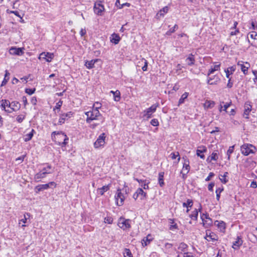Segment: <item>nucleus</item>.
<instances>
[{
    "label": "nucleus",
    "mask_w": 257,
    "mask_h": 257,
    "mask_svg": "<svg viewBox=\"0 0 257 257\" xmlns=\"http://www.w3.org/2000/svg\"><path fill=\"white\" fill-rule=\"evenodd\" d=\"M97 61L98 59L91 60L90 61H86L85 62V65L88 69H91L94 67L95 63Z\"/></svg>",
    "instance_id": "26"
},
{
    "label": "nucleus",
    "mask_w": 257,
    "mask_h": 257,
    "mask_svg": "<svg viewBox=\"0 0 257 257\" xmlns=\"http://www.w3.org/2000/svg\"><path fill=\"white\" fill-rule=\"evenodd\" d=\"M105 133L101 134L97 138L96 141L94 143V147L95 148H99V147H103L105 144Z\"/></svg>",
    "instance_id": "6"
},
{
    "label": "nucleus",
    "mask_w": 257,
    "mask_h": 257,
    "mask_svg": "<svg viewBox=\"0 0 257 257\" xmlns=\"http://www.w3.org/2000/svg\"><path fill=\"white\" fill-rule=\"evenodd\" d=\"M120 41V37L118 35L113 34L112 35V38L111 39V42L115 44H117Z\"/></svg>",
    "instance_id": "35"
},
{
    "label": "nucleus",
    "mask_w": 257,
    "mask_h": 257,
    "mask_svg": "<svg viewBox=\"0 0 257 257\" xmlns=\"http://www.w3.org/2000/svg\"><path fill=\"white\" fill-rule=\"evenodd\" d=\"M68 118L67 117H66L64 114L62 113H61L60 115V118L58 122V124L61 125L63 124L65 120H67Z\"/></svg>",
    "instance_id": "36"
},
{
    "label": "nucleus",
    "mask_w": 257,
    "mask_h": 257,
    "mask_svg": "<svg viewBox=\"0 0 257 257\" xmlns=\"http://www.w3.org/2000/svg\"><path fill=\"white\" fill-rule=\"evenodd\" d=\"M63 104V101L60 100L56 104V106L53 108V111L56 112H59L60 110L61 107Z\"/></svg>",
    "instance_id": "33"
},
{
    "label": "nucleus",
    "mask_w": 257,
    "mask_h": 257,
    "mask_svg": "<svg viewBox=\"0 0 257 257\" xmlns=\"http://www.w3.org/2000/svg\"><path fill=\"white\" fill-rule=\"evenodd\" d=\"M170 157L172 160L175 159L176 158H178V162H179L180 160V157L178 152L172 153L170 154Z\"/></svg>",
    "instance_id": "40"
},
{
    "label": "nucleus",
    "mask_w": 257,
    "mask_h": 257,
    "mask_svg": "<svg viewBox=\"0 0 257 257\" xmlns=\"http://www.w3.org/2000/svg\"><path fill=\"white\" fill-rule=\"evenodd\" d=\"M193 205V201L191 199H187L186 202H184L183 203V206L184 207H191Z\"/></svg>",
    "instance_id": "43"
},
{
    "label": "nucleus",
    "mask_w": 257,
    "mask_h": 257,
    "mask_svg": "<svg viewBox=\"0 0 257 257\" xmlns=\"http://www.w3.org/2000/svg\"><path fill=\"white\" fill-rule=\"evenodd\" d=\"M205 238L208 241H214L217 240L218 236L214 232H211L210 230L206 231V236Z\"/></svg>",
    "instance_id": "11"
},
{
    "label": "nucleus",
    "mask_w": 257,
    "mask_h": 257,
    "mask_svg": "<svg viewBox=\"0 0 257 257\" xmlns=\"http://www.w3.org/2000/svg\"><path fill=\"white\" fill-rule=\"evenodd\" d=\"M150 123L152 125H153L154 126H157L159 125V121H158V119L156 118H154V119H152Z\"/></svg>",
    "instance_id": "55"
},
{
    "label": "nucleus",
    "mask_w": 257,
    "mask_h": 257,
    "mask_svg": "<svg viewBox=\"0 0 257 257\" xmlns=\"http://www.w3.org/2000/svg\"><path fill=\"white\" fill-rule=\"evenodd\" d=\"M248 35L251 39L254 40V41L250 43L251 45L257 47V33L255 32H252Z\"/></svg>",
    "instance_id": "16"
},
{
    "label": "nucleus",
    "mask_w": 257,
    "mask_h": 257,
    "mask_svg": "<svg viewBox=\"0 0 257 257\" xmlns=\"http://www.w3.org/2000/svg\"><path fill=\"white\" fill-rule=\"evenodd\" d=\"M114 99L115 101H118L120 98V92L118 90H116L114 93Z\"/></svg>",
    "instance_id": "50"
},
{
    "label": "nucleus",
    "mask_w": 257,
    "mask_h": 257,
    "mask_svg": "<svg viewBox=\"0 0 257 257\" xmlns=\"http://www.w3.org/2000/svg\"><path fill=\"white\" fill-rule=\"evenodd\" d=\"M11 104V108L12 110H16V109H19L20 108V104L17 101H13L12 102L10 103Z\"/></svg>",
    "instance_id": "29"
},
{
    "label": "nucleus",
    "mask_w": 257,
    "mask_h": 257,
    "mask_svg": "<svg viewBox=\"0 0 257 257\" xmlns=\"http://www.w3.org/2000/svg\"><path fill=\"white\" fill-rule=\"evenodd\" d=\"M189 93L188 92L184 93L179 100V105L184 102L185 100L187 98Z\"/></svg>",
    "instance_id": "39"
},
{
    "label": "nucleus",
    "mask_w": 257,
    "mask_h": 257,
    "mask_svg": "<svg viewBox=\"0 0 257 257\" xmlns=\"http://www.w3.org/2000/svg\"><path fill=\"white\" fill-rule=\"evenodd\" d=\"M157 106L158 105H152L150 107L144 111V116H146L147 118H150L152 116V113L156 111Z\"/></svg>",
    "instance_id": "10"
},
{
    "label": "nucleus",
    "mask_w": 257,
    "mask_h": 257,
    "mask_svg": "<svg viewBox=\"0 0 257 257\" xmlns=\"http://www.w3.org/2000/svg\"><path fill=\"white\" fill-rule=\"evenodd\" d=\"M214 185H215V184L213 182H211L210 184H209V185L208 186V190L209 191H213V188L214 186Z\"/></svg>",
    "instance_id": "62"
},
{
    "label": "nucleus",
    "mask_w": 257,
    "mask_h": 257,
    "mask_svg": "<svg viewBox=\"0 0 257 257\" xmlns=\"http://www.w3.org/2000/svg\"><path fill=\"white\" fill-rule=\"evenodd\" d=\"M64 115L67 117V118H70L72 115L73 113L72 111H69L67 113H63Z\"/></svg>",
    "instance_id": "60"
},
{
    "label": "nucleus",
    "mask_w": 257,
    "mask_h": 257,
    "mask_svg": "<svg viewBox=\"0 0 257 257\" xmlns=\"http://www.w3.org/2000/svg\"><path fill=\"white\" fill-rule=\"evenodd\" d=\"M25 156H26V155H23V156H21V157H19V158H17V159H16V161L17 162H18V163H22V162H23L24 159V158H25Z\"/></svg>",
    "instance_id": "59"
},
{
    "label": "nucleus",
    "mask_w": 257,
    "mask_h": 257,
    "mask_svg": "<svg viewBox=\"0 0 257 257\" xmlns=\"http://www.w3.org/2000/svg\"><path fill=\"white\" fill-rule=\"evenodd\" d=\"M252 28L253 30H257V23H255L254 22H251Z\"/></svg>",
    "instance_id": "64"
},
{
    "label": "nucleus",
    "mask_w": 257,
    "mask_h": 257,
    "mask_svg": "<svg viewBox=\"0 0 257 257\" xmlns=\"http://www.w3.org/2000/svg\"><path fill=\"white\" fill-rule=\"evenodd\" d=\"M251 110V106L249 104L246 103L244 105V111L243 112V116L245 118H248V115Z\"/></svg>",
    "instance_id": "17"
},
{
    "label": "nucleus",
    "mask_w": 257,
    "mask_h": 257,
    "mask_svg": "<svg viewBox=\"0 0 257 257\" xmlns=\"http://www.w3.org/2000/svg\"><path fill=\"white\" fill-rule=\"evenodd\" d=\"M130 220L124 219V218H120L119 220L118 225V226L124 230L131 227Z\"/></svg>",
    "instance_id": "8"
},
{
    "label": "nucleus",
    "mask_w": 257,
    "mask_h": 257,
    "mask_svg": "<svg viewBox=\"0 0 257 257\" xmlns=\"http://www.w3.org/2000/svg\"><path fill=\"white\" fill-rule=\"evenodd\" d=\"M164 172H160L159 174V184L161 187H163L164 185Z\"/></svg>",
    "instance_id": "31"
},
{
    "label": "nucleus",
    "mask_w": 257,
    "mask_h": 257,
    "mask_svg": "<svg viewBox=\"0 0 257 257\" xmlns=\"http://www.w3.org/2000/svg\"><path fill=\"white\" fill-rule=\"evenodd\" d=\"M169 8L168 7H165L163 9L160 10V11L157 14L156 18L157 19H160L161 17H164L165 14L167 13L168 11Z\"/></svg>",
    "instance_id": "15"
},
{
    "label": "nucleus",
    "mask_w": 257,
    "mask_h": 257,
    "mask_svg": "<svg viewBox=\"0 0 257 257\" xmlns=\"http://www.w3.org/2000/svg\"><path fill=\"white\" fill-rule=\"evenodd\" d=\"M198 212L197 209H195L194 211L192 212V213L190 214V217L194 220H197L198 217Z\"/></svg>",
    "instance_id": "45"
},
{
    "label": "nucleus",
    "mask_w": 257,
    "mask_h": 257,
    "mask_svg": "<svg viewBox=\"0 0 257 257\" xmlns=\"http://www.w3.org/2000/svg\"><path fill=\"white\" fill-rule=\"evenodd\" d=\"M34 132V130H32L31 132L28 134L25 135L24 136V141L25 142H28L31 140L33 136V132Z\"/></svg>",
    "instance_id": "37"
},
{
    "label": "nucleus",
    "mask_w": 257,
    "mask_h": 257,
    "mask_svg": "<svg viewBox=\"0 0 257 257\" xmlns=\"http://www.w3.org/2000/svg\"><path fill=\"white\" fill-rule=\"evenodd\" d=\"M186 62L189 66L193 65L195 62L194 56L192 54H189L188 57L186 59Z\"/></svg>",
    "instance_id": "21"
},
{
    "label": "nucleus",
    "mask_w": 257,
    "mask_h": 257,
    "mask_svg": "<svg viewBox=\"0 0 257 257\" xmlns=\"http://www.w3.org/2000/svg\"><path fill=\"white\" fill-rule=\"evenodd\" d=\"M218 158V154L216 153H213L211 155V160L216 161Z\"/></svg>",
    "instance_id": "56"
},
{
    "label": "nucleus",
    "mask_w": 257,
    "mask_h": 257,
    "mask_svg": "<svg viewBox=\"0 0 257 257\" xmlns=\"http://www.w3.org/2000/svg\"><path fill=\"white\" fill-rule=\"evenodd\" d=\"M54 58V54L52 53L49 52H42L41 53L39 57V59L42 60L44 59L47 62H50Z\"/></svg>",
    "instance_id": "9"
},
{
    "label": "nucleus",
    "mask_w": 257,
    "mask_h": 257,
    "mask_svg": "<svg viewBox=\"0 0 257 257\" xmlns=\"http://www.w3.org/2000/svg\"><path fill=\"white\" fill-rule=\"evenodd\" d=\"M10 73L8 70L5 71V78L2 81L1 86L5 85L9 80Z\"/></svg>",
    "instance_id": "32"
},
{
    "label": "nucleus",
    "mask_w": 257,
    "mask_h": 257,
    "mask_svg": "<svg viewBox=\"0 0 257 257\" xmlns=\"http://www.w3.org/2000/svg\"><path fill=\"white\" fill-rule=\"evenodd\" d=\"M115 199L116 204L118 206H121L123 204L125 197L124 194L121 192L120 189L117 190L116 193L115 195Z\"/></svg>",
    "instance_id": "5"
},
{
    "label": "nucleus",
    "mask_w": 257,
    "mask_h": 257,
    "mask_svg": "<svg viewBox=\"0 0 257 257\" xmlns=\"http://www.w3.org/2000/svg\"><path fill=\"white\" fill-rule=\"evenodd\" d=\"M215 224L218 226L221 231H224L225 229V223L223 221H216L215 222Z\"/></svg>",
    "instance_id": "23"
},
{
    "label": "nucleus",
    "mask_w": 257,
    "mask_h": 257,
    "mask_svg": "<svg viewBox=\"0 0 257 257\" xmlns=\"http://www.w3.org/2000/svg\"><path fill=\"white\" fill-rule=\"evenodd\" d=\"M237 65L240 66L241 71L244 74H246L247 73L248 69L250 67V64L249 63H243L242 61H239L237 63Z\"/></svg>",
    "instance_id": "13"
},
{
    "label": "nucleus",
    "mask_w": 257,
    "mask_h": 257,
    "mask_svg": "<svg viewBox=\"0 0 257 257\" xmlns=\"http://www.w3.org/2000/svg\"><path fill=\"white\" fill-rule=\"evenodd\" d=\"M30 214L29 213H27L24 214V218L20 220L19 224L22 222L24 223H26L27 222V220L28 218L30 217Z\"/></svg>",
    "instance_id": "52"
},
{
    "label": "nucleus",
    "mask_w": 257,
    "mask_h": 257,
    "mask_svg": "<svg viewBox=\"0 0 257 257\" xmlns=\"http://www.w3.org/2000/svg\"><path fill=\"white\" fill-rule=\"evenodd\" d=\"M59 136L63 138V142H62V147L65 146L68 143V138L64 133L62 132L54 131L51 134L52 139L55 142H57V139Z\"/></svg>",
    "instance_id": "2"
},
{
    "label": "nucleus",
    "mask_w": 257,
    "mask_h": 257,
    "mask_svg": "<svg viewBox=\"0 0 257 257\" xmlns=\"http://www.w3.org/2000/svg\"><path fill=\"white\" fill-rule=\"evenodd\" d=\"M150 181L147 180H144V183L141 184V186L145 190L149 189V184Z\"/></svg>",
    "instance_id": "42"
},
{
    "label": "nucleus",
    "mask_w": 257,
    "mask_h": 257,
    "mask_svg": "<svg viewBox=\"0 0 257 257\" xmlns=\"http://www.w3.org/2000/svg\"><path fill=\"white\" fill-rule=\"evenodd\" d=\"M188 246L184 242H182L179 244L178 249L181 250L182 251H186Z\"/></svg>",
    "instance_id": "47"
},
{
    "label": "nucleus",
    "mask_w": 257,
    "mask_h": 257,
    "mask_svg": "<svg viewBox=\"0 0 257 257\" xmlns=\"http://www.w3.org/2000/svg\"><path fill=\"white\" fill-rule=\"evenodd\" d=\"M110 186V185H109V184L107 185L103 186L101 188H98L97 189V192H99V193L101 195H103V194L105 192L108 191L109 189Z\"/></svg>",
    "instance_id": "28"
},
{
    "label": "nucleus",
    "mask_w": 257,
    "mask_h": 257,
    "mask_svg": "<svg viewBox=\"0 0 257 257\" xmlns=\"http://www.w3.org/2000/svg\"><path fill=\"white\" fill-rule=\"evenodd\" d=\"M235 70V67L234 66H231L225 70V72L226 73V76L227 78H229V75L231 72V74H232Z\"/></svg>",
    "instance_id": "34"
},
{
    "label": "nucleus",
    "mask_w": 257,
    "mask_h": 257,
    "mask_svg": "<svg viewBox=\"0 0 257 257\" xmlns=\"http://www.w3.org/2000/svg\"><path fill=\"white\" fill-rule=\"evenodd\" d=\"M243 241L239 236H237L236 241L233 243L232 247L234 249L238 248L242 244Z\"/></svg>",
    "instance_id": "18"
},
{
    "label": "nucleus",
    "mask_w": 257,
    "mask_h": 257,
    "mask_svg": "<svg viewBox=\"0 0 257 257\" xmlns=\"http://www.w3.org/2000/svg\"><path fill=\"white\" fill-rule=\"evenodd\" d=\"M46 175L47 173L46 172H42V171H40L35 175L34 179L36 181H39L41 179L45 178Z\"/></svg>",
    "instance_id": "20"
},
{
    "label": "nucleus",
    "mask_w": 257,
    "mask_h": 257,
    "mask_svg": "<svg viewBox=\"0 0 257 257\" xmlns=\"http://www.w3.org/2000/svg\"><path fill=\"white\" fill-rule=\"evenodd\" d=\"M223 190V188H218L216 190V199L218 201L220 198V193Z\"/></svg>",
    "instance_id": "49"
},
{
    "label": "nucleus",
    "mask_w": 257,
    "mask_h": 257,
    "mask_svg": "<svg viewBox=\"0 0 257 257\" xmlns=\"http://www.w3.org/2000/svg\"><path fill=\"white\" fill-rule=\"evenodd\" d=\"M146 197L147 193L141 188H138L133 195V198L135 200H137L138 198H140V199L142 200L146 199Z\"/></svg>",
    "instance_id": "7"
},
{
    "label": "nucleus",
    "mask_w": 257,
    "mask_h": 257,
    "mask_svg": "<svg viewBox=\"0 0 257 257\" xmlns=\"http://www.w3.org/2000/svg\"><path fill=\"white\" fill-rule=\"evenodd\" d=\"M234 148V146H230V147H229L228 150H227V158H228V160H230L231 154L233 152Z\"/></svg>",
    "instance_id": "46"
},
{
    "label": "nucleus",
    "mask_w": 257,
    "mask_h": 257,
    "mask_svg": "<svg viewBox=\"0 0 257 257\" xmlns=\"http://www.w3.org/2000/svg\"><path fill=\"white\" fill-rule=\"evenodd\" d=\"M215 102L211 100H206L204 103V107L205 108L209 109L214 107Z\"/></svg>",
    "instance_id": "27"
},
{
    "label": "nucleus",
    "mask_w": 257,
    "mask_h": 257,
    "mask_svg": "<svg viewBox=\"0 0 257 257\" xmlns=\"http://www.w3.org/2000/svg\"><path fill=\"white\" fill-rule=\"evenodd\" d=\"M189 161L187 159H185L183 164V167L182 170L183 171L186 172V173H188L190 171Z\"/></svg>",
    "instance_id": "25"
},
{
    "label": "nucleus",
    "mask_w": 257,
    "mask_h": 257,
    "mask_svg": "<svg viewBox=\"0 0 257 257\" xmlns=\"http://www.w3.org/2000/svg\"><path fill=\"white\" fill-rule=\"evenodd\" d=\"M85 114L87 116L86 121L88 123H90L94 120H99L101 124L104 122L105 118L97 109H92L91 111L85 112Z\"/></svg>",
    "instance_id": "1"
},
{
    "label": "nucleus",
    "mask_w": 257,
    "mask_h": 257,
    "mask_svg": "<svg viewBox=\"0 0 257 257\" xmlns=\"http://www.w3.org/2000/svg\"><path fill=\"white\" fill-rule=\"evenodd\" d=\"M214 176V174L213 172H210L208 176L205 179L206 181H209L211 180V178Z\"/></svg>",
    "instance_id": "61"
},
{
    "label": "nucleus",
    "mask_w": 257,
    "mask_h": 257,
    "mask_svg": "<svg viewBox=\"0 0 257 257\" xmlns=\"http://www.w3.org/2000/svg\"><path fill=\"white\" fill-rule=\"evenodd\" d=\"M35 91V88H34L33 89H30V88H27V89H26V90H25L26 92L29 95H31L32 94H33L34 93Z\"/></svg>",
    "instance_id": "58"
},
{
    "label": "nucleus",
    "mask_w": 257,
    "mask_h": 257,
    "mask_svg": "<svg viewBox=\"0 0 257 257\" xmlns=\"http://www.w3.org/2000/svg\"><path fill=\"white\" fill-rule=\"evenodd\" d=\"M12 55H22L24 54L23 49L21 48L12 47L9 50Z\"/></svg>",
    "instance_id": "14"
},
{
    "label": "nucleus",
    "mask_w": 257,
    "mask_h": 257,
    "mask_svg": "<svg viewBox=\"0 0 257 257\" xmlns=\"http://www.w3.org/2000/svg\"><path fill=\"white\" fill-rule=\"evenodd\" d=\"M207 83L209 85H216L220 80V78L217 75H214L212 76H207Z\"/></svg>",
    "instance_id": "12"
},
{
    "label": "nucleus",
    "mask_w": 257,
    "mask_h": 257,
    "mask_svg": "<svg viewBox=\"0 0 257 257\" xmlns=\"http://www.w3.org/2000/svg\"><path fill=\"white\" fill-rule=\"evenodd\" d=\"M93 10L95 14L99 16L102 15L105 9L104 6L102 4V1L96 0L94 3Z\"/></svg>",
    "instance_id": "4"
},
{
    "label": "nucleus",
    "mask_w": 257,
    "mask_h": 257,
    "mask_svg": "<svg viewBox=\"0 0 257 257\" xmlns=\"http://www.w3.org/2000/svg\"><path fill=\"white\" fill-rule=\"evenodd\" d=\"M227 175L228 173L225 172L223 175H221V177H219V179L222 183L225 184L228 182V180L226 179V177H227Z\"/></svg>",
    "instance_id": "44"
},
{
    "label": "nucleus",
    "mask_w": 257,
    "mask_h": 257,
    "mask_svg": "<svg viewBox=\"0 0 257 257\" xmlns=\"http://www.w3.org/2000/svg\"><path fill=\"white\" fill-rule=\"evenodd\" d=\"M254 149H255V148L253 145L248 144H244L240 147L242 154L245 156L254 153Z\"/></svg>",
    "instance_id": "3"
},
{
    "label": "nucleus",
    "mask_w": 257,
    "mask_h": 257,
    "mask_svg": "<svg viewBox=\"0 0 257 257\" xmlns=\"http://www.w3.org/2000/svg\"><path fill=\"white\" fill-rule=\"evenodd\" d=\"M49 188V184H41L38 185L35 188V189L37 190V192L42 191L44 190L48 189Z\"/></svg>",
    "instance_id": "22"
},
{
    "label": "nucleus",
    "mask_w": 257,
    "mask_h": 257,
    "mask_svg": "<svg viewBox=\"0 0 257 257\" xmlns=\"http://www.w3.org/2000/svg\"><path fill=\"white\" fill-rule=\"evenodd\" d=\"M124 257H133L132 254L129 249L125 248L123 252Z\"/></svg>",
    "instance_id": "51"
},
{
    "label": "nucleus",
    "mask_w": 257,
    "mask_h": 257,
    "mask_svg": "<svg viewBox=\"0 0 257 257\" xmlns=\"http://www.w3.org/2000/svg\"><path fill=\"white\" fill-rule=\"evenodd\" d=\"M203 150H197L196 152V155L200 157L201 159H204L205 156L204 155H201V153L205 152L206 151V149L205 147H203Z\"/></svg>",
    "instance_id": "38"
},
{
    "label": "nucleus",
    "mask_w": 257,
    "mask_h": 257,
    "mask_svg": "<svg viewBox=\"0 0 257 257\" xmlns=\"http://www.w3.org/2000/svg\"><path fill=\"white\" fill-rule=\"evenodd\" d=\"M101 104L98 102H95L93 106L92 109H97L99 110V109L101 108Z\"/></svg>",
    "instance_id": "54"
},
{
    "label": "nucleus",
    "mask_w": 257,
    "mask_h": 257,
    "mask_svg": "<svg viewBox=\"0 0 257 257\" xmlns=\"http://www.w3.org/2000/svg\"><path fill=\"white\" fill-rule=\"evenodd\" d=\"M25 118V115H24V114H20V115H19L17 117V121L19 122V123H21L23 120Z\"/></svg>",
    "instance_id": "53"
},
{
    "label": "nucleus",
    "mask_w": 257,
    "mask_h": 257,
    "mask_svg": "<svg viewBox=\"0 0 257 257\" xmlns=\"http://www.w3.org/2000/svg\"><path fill=\"white\" fill-rule=\"evenodd\" d=\"M178 28V25H175L173 28H171L168 31L166 32V34L167 35H170L172 33H174Z\"/></svg>",
    "instance_id": "48"
},
{
    "label": "nucleus",
    "mask_w": 257,
    "mask_h": 257,
    "mask_svg": "<svg viewBox=\"0 0 257 257\" xmlns=\"http://www.w3.org/2000/svg\"><path fill=\"white\" fill-rule=\"evenodd\" d=\"M1 108L2 109H5L6 106H8L9 107H11L10 102L9 100L6 99H3L2 100V103L1 105Z\"/></svg>",
    "instance_id": "30"
},
{
    "label": "nucleus",
    "mask_w": 257,
    "mask_h": 257,
    "mask_svg": "<svg viewBox=\"0 0 257 257\" xmlns=\"http://www.w3.org/2000/svg\"><path fill=\"white\" fill-rule=\"evenodd\" d=\"M250 186L252 188H256L257 187L256 182L255 181H252L251 183Z\"/></svg>",
    "instance_id": "63"
},
{
    "label": "nucleus",
    "mask_w": 257,
    "mask_h": 257,
    "mask_svg": "<svg viewBox=\"0 0 257 257\" xmlns=\"http://www.w3.org/2000/svg\"><path fill=\"white\" fill-rule=\"evenodd\" d=\"M113 219L110 217H106L104 218V222L109 224L112 223Z\"/></svg>",
    "instance_id": "57"
},
{
    "label": "nucleus",
    "mask_w": 257,
    "mask_h": 257,
    "mask_svg": "<svg viewBox=\"0 0 257 257\" xmlns=\"http://www.w3.org/2000/svg\"><path fill=\"white\" fill-rule=\"evenodd\" d=\"M142 63L144 64V65L142 67V70L144 71H146L147 70L148 68V61L144 58H142L141 61L139 62V63Z\"/></svg>",
    "instance_id": "41"
},
{
    "label": "nucleus",
    "mask_w": 257,
    "mask_h": 257,
    "mask_svg": "<svg viewBox=\"0 0 257 257\" xmlns=\"http://www.w3.org/2000/svg\"><path fill=\"white\" fill-rule=\"evenodd\" d=\"M220 64L211 66V68L208 70L207 76H210L211 74L213 73L214 71L219 70L220 69Z\"/></svg>",
    "instance_id": "24"
},
{
    "label": "nucleus",
    "mask_w": 257,
    "mask_h": 257,
    "mask_svg": "<svg viewBox=\"0 0 257 257\" xmlns=\"http://www.w3.org/2000/svg\"><path fill=\"white\" fill-rule=\"evenodd\" d=\"M153 240V237L151 234H148L146 237H144L142 241L143 246H147Z\"/></svg>",
    "instance_id": "19"
}]
</instances>
